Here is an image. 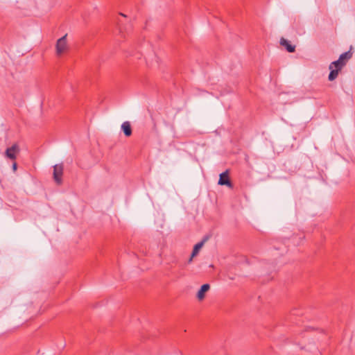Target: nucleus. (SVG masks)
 <instances>
[{
  "label": "nucleus",
  "instance_id": "nucleus-4",
  "mask_svg": "<svg viewBox=\"0 0 355 355\" xmlns=\"http://www.w3.org/2000/svg\"><path fill=\"white\" fill-rule=\"evenodd\" d=\"M218 183L220 185H226L229 188L233 187V184L229 178V172L227 170L220 174V178Z\"/></svg>",
  "mask_w": 355,
  "mask_h": 355
},
{
  "label": "nucleus",
  "instance_id": "nucleus-9",
  "mask_svg": "<svg viewBox=\"0 0 355 355\" xmlns=\"http://www.w3.org/2000/svg\"><path fill=\"white\" fill-rule=\"evenodd\" d=\"M352 46H350V49L348 51L344 53H342L340 57H339V59L342 61H345V62L349 60L352 57Z\"/></svg>",
  "mask_w": 355,
  "mask_h": 355
},
{
  "label": "nucleus",
  "instance_id": "nucleus-12",
  "mask_svg": "<svg viewBox=\"0 0 355 355\" xmlns=\"http://www.w3.org/2000/svg\"><path fill=\"white\" fill-rule=\"evenodd\" d=\"M17 164L16 162H14L12 164V169H13V171H15L17 170Z\"/></svg>",
  "mask_w": 355,
  "mask_h": 355
},
{
  "label": "nucleus",
  "instance_id": "nucleus-6",
  "mask_svg": "<svg viewBox=\"0 0 355 355\" xmlns=\"http://www.w3.org/2000/svg\"><path fill=\"white\" fill-rule=\"evenodd\" d=\"M210 289V286L209 284H203L198 292L197 293V298L199 301H202L205 297V293L207 292Z\"/></svg>",
  "mask_w": 355,
  "mask_h": 355
},
{
  "label": "nucleus",
  "instance_id": "nucleus-1",
  "mask_svg": "<svg viewBox=\"0 0 355 355\" xmlns=\"http://www.w3.org/2000/svg\"><path fill=\"white\" fill-rule=\"evenodd\" d=\"M67 34L64 35L61 38L58 39L56 42L55 49L56 55L60 56L68 49V44L67 42Z\"/></svg>",
  "mask_w": 355,
  "mask_h": 355
},
{
  "label": "nucleus",
  "instance_id": "nucleus-8",
  "mask_svg": "<svg viewBox=\"0 0 355 355\" xmlns=\"http://www.w3.org/2000/svg\"><path fill=\"white\" fill-rule=\"evenodd\" d=\"M345 65V61H342L339 58L338 60H336L333 62H331L329 65V69H331L333 68V66L336 67V69L341 70L343 67Z\"/></svg>",
  "mask_w": 355,
  "mask_h": 355
},
{
  "label": "nucleus",
  "instance_id": "nucleus-10",
  "mask_svg": "<svg viewBox=\"0 0 355 355\" xmlns=\"http://www.w3.org/2000/svg\"><path fill=\"white\" fill-rule=\"evenodd\" d=\"M121 130L123 133H132L131 125L129 121H125L121 125Z\"/></svg>",
  "mask_w": 355,
  "mask_h": 355
},
{
  "label": "nucleus",
  "instance_id": "nucleus-5",
  "mask_svg": "<svg viewBox=\"0 0 355 355\" xmlns=\"http://www.w3.org/2000/svg\"><path fill=\"white\" fill-rule=\"evenodd\" d=\"M207 240V238H205L202 239V241L198 243L197 244H196L194 245L191 257L189 259V263H191L192 261L193 258L198 254L199 250L203 246L204 243L206 242Z\"/></svg>",
  "mask_w": 355,
  "mask_h": 355
},
{
  "label": "nucleus",
  "instance_id": "nucleus-2",
  "mask_svg": "<svg viewBox=\"0 0 355 355\" xmlns=\"http://www.w3.org/2000/svg\"><path fill=\"white\" fill-rule=\"evenodd\" d=\"M63 174V166L62 164H56L53 166V179L55 182L60 184L62 183V177Z\"/></svg>",
  "mask_w": 355,
  "mask_h": 355
},
{
  "label": "nucleus",
  "instance_id": "nucleus-7",
  "mask_svg": "<svg viewBox=\"0 0 355 355\" xmlns=\"http://www.w3.org/2000/svg\"><path fill=\"white\" fill-rule=\"evenodd\" d=\"M280 44L284 46L289 53H293L295 51V46L292 45L289 41L284 37L280 40Z\"/></svg>",
  "mask_w": 355,
  "mask_h": 355
},
{
  "label": "nucleus",
  "instance_id": "nucleus-3",
  "mask_svg": "<svg viewBox=\"0 0 355 355\" xmlns=\"http://www.w3.org/2000/svg\"><path fill=\"white\" fill-rule=\"evenodd\" d=\"M19 153V147L17 144H13L11 147L8 148L5 152L6 157L15 160L17 155Z\"/></svg>",
  "mask_w": 355,
  "mask_h": 355
},
{
  "label": "nucleus",
  "instance_id": "nucleus-11",
  "mask_svg": "<svg viewBox=\"0 0 355 355\" xmlns=\"http://www.w3.org/2000/svg\"><path fill=\"white\" fill-rule=\"evenodd\" d=\"M330 70L331 71H330V73L329 74L328 78H329V80L330 81H333L334 80H335L337 78V76L338 75V72H339L340 70L336 69H333V68L331 69H330Z\"/></svg>",
  "mask_w": 355,
  "mask_h": 355
}]
</instances>
